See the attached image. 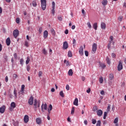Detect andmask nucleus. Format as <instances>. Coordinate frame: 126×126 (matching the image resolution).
Returning a JSON list of instances; mask_svg holds the SVG:
<instances>
[{
	"label": "nucleus",
	"mask_w": 126,
	"mask_h": 126,
	"mask_svg": "<svg viewBox=\"0 0 126 126\" xmlns=\"http://www.w3.org/2000/svg\"><path fill=\"white\" fill-rule=\"evenodd\" d=\"M66 64L67 66H68L69 65V62L68 61H67L66 62Z\"/></svg>",
	"instance_id": "nucleus-64"
},
{
	"label": "nucleus",
	"mask_w": 126,
	"mask_h": 126,
	"mask_svg": "<svg viewBox=\"0 0 126 126\" xmlns=\"http://www.w3.org/2000/svg\"><path fill=\"white\" fill-rule=\"evenodd\" d=\"M68 74L69 76H72V74H73V72H72V69H70L69 70L68 72Z\"/></svg>",
	"instance_id": "nucleus-17"
},
{
	"label": "nucleus",
	"mask_w": 126,
	"mask_h": 126,
	"mask_svg": "<svg viewBox=\"0 0 126 126\" xmlns=\"http://www.w3.org/2000/svg\"><path fill=\"white\" fill-rule=\"evenodd\" d=\"M110 39L111 40L110 42H112V41H113V40H114V37L113 36H110Z\"/></svg>",
	"instance_id": "nucleus-56"
},
{
	"label": "nucleus",
	"mask_w": 126,
	"mask_h": 126,
	"mask_svg": "<svg viewBox=\"0 0 126 126\" xmlns=\"http://www.w3.org/2000/svg\"><path fill=\"white\" fill-rule=\"evenodd\" d=\"M5 80L6 82H7L8 81V77H7V76H6L5 77Z\"/></svg>",
	"instance_id": "nucleus-58"
},
{
	"label": "nucleus",
	"mask_w": 126,
	"mask_h": 126,
	"mask_svg": "<svg viewBox=\"0 0 126 126\" xmlns=\"http://www.w3.org/2000/svg\"><path fill=\"white\" fill-rule=\"evenodd\" d=\"M48 35H49V33L47 31H45L43 32V38L46 39V38L48 37Z\"/></svg>",
	"instance_id": "nucleus-11"
},
{
	"label": "nucleus",
	"mask_w": 126,
	"mask_h": 126,
	"mask_svg": "<svg viewBox=\"0 0 126 126\" xmlns=\"http://www.w3.org/2000/svg\"><path fill=\"white\" fill-rule=\"evenodd\" d=\"M41 2L42 9L43 10H45L47 7V1L46 0H41Z\"/></svg>",
	"instance_id": "nucleus-1"
},
{
	"label": "nucleus",
	"mask_w": 126,
	"mask_h": 126,
	"mask_svg": "<svg viewBox=\"0 0 126 126\" xmlns=\"http://www.w3.org/2000/svg\"><path fill=\"white\" fill-rule=\"evenodd\" d=\"M92 122L93 125H95V124H96V120L95 119H92Z\"/></svg>",
	"instance_id": "nucleus-48"
},
{
	"label": "nucleus",
	"mask_w": 126,
	"mask_h": 126,
	"mask_svg": "<svg viewBox=\"0 0 126 126\" xmlns=\"http://www.w3.org/2000/svg\"><path fill=\"white\" fill-rule=\"evenodd\" d=\"M14 94L15 98H17V91L15 89L14 90Z\"/></svg>",
	"instance_id": "nucleus-28"
},
{
	"label": "nucleus",
	"mask_w": 126,
	"mask_h": 126,
	"mask_svg": "<svg viewBox=\"0 0 126 126\" xmlns=\"http://www.w3.org/2000/svg\"><path fill=\"white\" fill-rule=\"evenodd\" d=\"M110 109H111V104H108V106L107 108V113H108V112H110Z\"/></svg>",
	"instance_id": "nucleus-29"
},
{
	"label": "nucleus",
	"mask_w": 126,
	"mask_h": 126,
	"mask_svg": "<svg viewBox=\"0 0 126 126\" xmlns=\"http://www.w3.org/2000/svg\"><path fill=\"white\" fill-rule=\"evenodd\" d=\"M37 103H38L37 102V99H35L34 101L33 106H34L35 107V108H37Z\"/></svg>",
	"instance_id": "nucleus-30"
},
{
	"label": "nucleus",
	"mask_w": 126,
	"mask_h": 126,
	"mask_svg": "<svg viewBox=\"0 0 126 126\" xmlns=\"http://www.w3.org/2000/svg\"><path fill=\"white\" fill-rule=\"evenodd\" d=\"M111 44H112V41H109V43L108 44V49L109 50L111 48Z\"/></svg>",
	"instance_id": "nucleus-36"
},
{
	"label": "nucleus",
	"mask_w": 126,
	"mask_h": 126,
	"mask_svg": "<svg viewBox=\"0 0 126 126\" xmlns=\"http://www.w3.org/2000/svg\"><path fill=\"white\" fill-rule=\"evenodd\" d=\"M32 5L34 7H36L37 6V2H36V0H33L32 2Z\"/></svg>",
	"instance_id": "nucleus-22"
},
{
	"label": "nucleus",
	"mask_w": 126,
	"mask_h": 126,
	"mask_svg": "<svg viewBox=\"0 0 126 126\" xmlns=\"http://www.w3.org/2000/svg\"><path fill=\"white\" fill-rule=\"evenodd\" d=\"M51 32L53 35H56V32H55V30H54V29H52L51 30Z\"/></svg>",
	"instance_id": "nucleus-32"
},
{
	"label": "nucleus",
	"mask_w": 126,
	"mask_h": 126,
	"mask_svg": "<svg viewBox=\"0 0 126 126\" xmlns=\"http://www.w3.org/2000/svg\"><path fill=\"white\" fill-rule=\"evenodd\" d=\"M64 33H65V34H68V30H66L64 31Z\"/></svg>",
	"instance_id": "nucleus-61"
},
{
	"label": "nucleus",
	"mask_w": 126,
	"mask_h": 126,
	"mask_svg": "<svg viewBox=\"0 0 126 126\" xmlns=\"http://www.w3.org/2000/svg\"><path fill=\"white\" fill-rule=\"evenodd\" d=\"M96 126H101V120H98L97 121Z\"/></svg>",
	"instance_id": "nucleus-33"
},
{
	"label": "nucleus",
	"mask_w": 126,
	"mask_h": 126,
	"mask_svg": "<svg viewBox=\"0 0 126 126\" xmlns=\"http://www.w3.org/2000/svg\"><path fill=\"white\" fill-rule=\"evenodd\" d=\"M79 53L80 56H83L84 53H83V46H80L79 49Z\"/></svg>",
	"instance_id": "nucleus-7"
},
{
	"label": "nucleus",
	"mask_w": 126,
	"mask_h": 126,
	"mask_svg": "<svg viewBox=\"0 0 126 126\" xmlns=\"http://www.w3.org/2000/svg\"><path fill=\"white\" fill-rule=\"evenodd\" d=\"M24 88H25V86L24 85H22L21 87L22 91H24Z\"/></svg>",
	"instance_id": "nucleus-49"
},
{
	"label": "nucleus",
	"mask_w": 126,
	"mask_h": 126,
	"mask_svg": "<svg viewBox=\"0 0 126 126\" xmlns=\"http://www.w3.org/2000/svg\"><path fill=\"white\" fill-rule=\"evenodd\" d=\"M96 50H97V44L94 43L92 46V54H95V53H96Z\"/></svg>",
	"instance_id": "nucleus-2"
},
{
	"label": "nucleus",
	"mask_w": 126,
	"mask_h": 126,
	"mask_svg": "<svg viewBox=\"0 0 126 126\" xmlns=\"http://www.w3.org/2000/svg\"><path fill=\"white\" fill-rule=\"evenodd\" d=\"M30 63V57L28 56L27 58V60L26 61V64H28Z\"/></svg>",
	"instance_id": "nucleus-19"
},
{
	"label": "nucleus",
	"mask_w": 126,
	"mask_h": 126,
	"mask_svg": "<svg viewBox=\"0 0 126 126\" xmlns=\"http://www.w3.org/2000/svg\"><path fill=\"white\" fill-rule=\"evenodd\" d=\"M118 122H119L118 118H115L114 120V124H118Z\"/></svg>",
	"instance_id": "nucleus-42"
},
{
	"label": "nucleus",
	"mask_w": 126,
	"mask_h": 126,
	"mask_svg": "<svg viewBox=\"0 0 126 126\" xmlns=\"http://www.w3.org/2000/svg\"><path fill=\"white\" fill-rule=\"evenodd\" d=\"M56 5V3L55 2L53 1L52 2V8H55V6Z\"/></svg>",
	"instance_id": "nucleus-54"
},
{
	"label": "nucleus",
	"mask_w": 126,
	"mask_h": 126,
	"mask_svg": "<svg viewBox=\"0 0 126 126\" xmlns=\"http://www.w3.org/2000/svg\"><path fill=\"white\" fill-rule=\"evenodd\" d=\"M11 108L10 109L11 110V108H12L13 109H14V108H15V103L14 102H12L11 104Z\"/></svg>",
	"instance_id": "nucleus-18"
},
{
	"label": "nucleus",
	"mask_w": 126,
	"mask_h": 126,
	"mask_svg": "<svg viewBox=\"0 0 126 126\" xmlns=\"http://www.w3.org/2000/svg\"><path fill=\"white\" fill-rule=\"evenodd\" d=\"M52 13L53 15H55V8H52Z\"/></svg>",
	"instance_id": "nucleus-50"
},
{
	"label": "nucleus",
	"mask_w": 126,
	"mask_h": 126,
	"mask_svg": "<svg viewBox=\"0 0 126 126\" xmlns=\"http://www.w3.org/2000/svg\"><path fill=\"white\" fill-rule=\"evenodd\" d=\"M66 89L67 91H69V85H66Z\"/></svg>",
	"instance_id": "nucleus-51"
},
{
	"label": "nucleus",
	"mask_w": 126,
	"mask_h": 126,
	"mask_svg": "<svg viewBox=\"0 0 126 126\" xmlns=\"http://www.w3.org/2000/svg\"><path fill=\"white\" fill-rule=\"evenodd\" d=\"M71 29H72V30H74V29H75V25H73L71 27Z\"/></svg>",
	"instance_id": "nucleus-62"
},
{
	"label": "nucleus",
	"mask_w": 126,
	"mask_h": 126,
	"mask_svg": "<svg viewBox=\"0 0 126 126\" xmlns=\"http://www.w3.org/2000/svg\"><path fill=\"white\" fill-rule=\"evenodd\" d=\"M63 48L64 49V50H66L67 48H68V44L67 43V42L65 41L63 43Z\"/></svg>",
	"instance_id": "nucleus-9"
},
{
	"label": "nucleus",
	"mask_w": 126,
	"mask_h": 126,
	"mask_svg": "<svg viewBox=\"0 0 126 126\" xmlns=\"http://www.w3.org/2000/svg\"><path fill=\"white\" fill-rule=\"evenodd\" d=\"M13 35L14 38H17V36L19 35V31H18V30H14Z\"/></svg>",
	"instance_id": "nucleus-4"
},
{
	"label": "nucleus",
	"mask_w": 126,
	"mask_h": 126,
	"mask_svg": "<svg viewBox=\"0 0 126 126\" xmlns=\"http://www.w3.org/2000/svg\"><path fill=\"white\" fill-rule=\"evenodd\" d=\"M101 29H106V24L104 22H102L100 25Z\"/></svg>",
	"instance_id": "nucleus-16"
},
{
	"label": "nucleus",
	"mask_w": 126,
	"mask_h": 126,
	"mask_svg": "<svg viewBox=\"0 0 126 126\" xmlns=\"http://www.w3.org/2000/svg\"><path fill=\"white\" fill-rule=\"evenodd\" d=\"M73 105H75V106H78V98H76L74 99V101L73 102Z\"/></svg>",
	"instance_id": "nucleus-15"
},
{
	"label": "nucleus",
	"mask_w": 126,
	"mask_h": 126,
	"mask_svg": "<svg viewBox=\"0 0 126 126\" xmlns=\"http://www.w3.org/2000/svg\"><path fill=\"white\" fill-rule=\"evenodd\" d=\"M76 43V40L75 39H73V45H75V43Z\"/></svg>",
	"instance_id": "nucleus-57"
},
{
	"label": "nucleus",
	"mask_w": 126,
	"mask_h": 126,
	"mask_svg": "<svg viewBox=\"0 0 126 126\" xmlns=\"http://www.w3.org/2000/svg\"><path fill=\"white\" fill-rule=\"evenodd\" d=\"M14 59H15V60H17V58H18L17 53H15L14 54Z\"/></svg>",
	"instance_id": "nucleus-46"
},
{
	"label": "nucleus",
	"mask_w": 126,
	"mask_h": 126,
	"mask_svg": "<svg viewBox=\"0 0 126 126\" xmlns=\"http://www.w3.org/2000/svg\"><path fill=\"white\" fill-rule=\"evenodd\" d=\"M20 64H21V65H23V63H24V60H23V59H21L20 61Z\"/></svg>",
	"instance_id": "nucleus-34"
},
{
	"label": "nucleus",
	"mask_w": 126,
	"mask_h": 126,
	"mask_svg": "<svg viewBox=\"0 0 126 126\" xmlns=\"http://www.w3.org/2000/svg\"><path fill=\"white\" fill-rule=\"evenodd\" d=\"M85 54L86 57H88V56L89 55V53L87 51H85Z\"/></svg>",
	"instance_id": "nucleus-43"
},
{
	"label": "nucleus",
	"mask_w": 126,
	"mask_h": 126,
	"mask_svg": "<svg viewBox=\"0 0 126 126\" xmlns=\"http://www.w3.org/2000/svg\"><path fill=\"white\" fill-rule=\"evenodd\" d=\"M104 81V80L103 79V77H99V83H103V82Z\"/></svg>",
	"instance_id": "nucleus-27"
},
{
	"label": "nucleus",
	"mask_w": 126,
	"mask_h": 126,
	"mask_svg": "<svg viewBox=\"0 0 126 126\" xmlns=\"http://www.w3.org/2000/svg\"><path fill=\"white\" fill-rule=\"evenodd\" d=\"M93 28L94 30H97V28H98V26L97 25V23H94L93 25Z\"/></svg>",
	"instance_id": "nucleus-20"
},
{
	"label": "nucleus",
	"mask_w": 126,
	"mask_h": 126,
	"mask_svg": "<svg viewBox=\"0 0 126 126\" xmlns=\"http://www.w3.org/2000/svg\"><path fill=\"white\" fill-rule=\"evenodd\" d=\"M24 122L27 124L29 122V116L28 115H25L24 117Z\"/></svg>",
	"instance_id": "nucleus-6"
},
{
	"label": "nucleus",
	"mask_w": 126,
	"mask_h": 126,
	"mask_svg": "<svg viewBox=\"0 0 126 126\" xmlns=\"http://www.w3.org/2000/svg\"><path fill=\"white\" fill-rule=\"evenodd\" d=\"M99 65L101 67V68H104L105 67H106V65L105 64V63H100Z\"/></svg>",
	"instance_id": "nucleus-23"
},
{
	"label": "nucleus",
	"mask_w": 126,
	"mask_h": 126,
	"mask_svg": "<svg viewBox=\"0 0 126 126\" xmlns=\"http://www.w3.org/2000/svg\"><path fill=\"white\" fill-rule=\"evenodd\" d=\"M27 71L28 72H30V65H28L27 66Z\"/></svg>",
	"instance_id": "nucleus-47"
},
{
	"label": "nucleus",
	"mask_w": 126,
	"mask_h": 126,
	"mask_svg": "<svg viewBox=\"0 0 126 126\" xmlns=\"http://www.w3.org/2000/svg\"><path fill=\"white\" fill-rule=\"evenodd\" d=\"M48 110H49L50 111H52V110H53V105H52V104L49 105Z\"/></svg>",
	"instance_id": "nucleus-31"
},
{
	"label": "nucleus",
	"mask_w": 126,
	"mask_h": 126,
	"mask_svg": "<svg viewBox=\"0 0 126 126\" xmlns=\"http://www.w3.org/2000/svg\"><path fill=\"white\" fill-rule=\"evenodd\" d=\"M40 34H41V33H42V32H43V29H42V28H40L39 30H38Z\"/></svg>",
	"instance_id": "nucleus-53"
},
{
	"label": "nucleus",
	"mask_w": 126,
	"mask_h": 126,
	"mask_svg": "<svg viewBox=\"0 0 126 126\" xmlns=\"http://www.w3.org/2000/svg\"><path fill=\"white\" fill-rule=\"evenodd\" d=\"M33 101H34V97H33L32 96H30L29 99L28 103L29 104V105H33Z\"/></svg>",
	"instance_id": "nucleus-5"
},
{
	"label": "nucleus",
	"mask_w": 126,
	"mask_h": 126,
	"mask_svg": "<svg viewBox=\"0 0 126 126\" xmlns=\"http://www.w3.org/2000/svg\"><path fill=\"white\" fill-rule=\"evenodd\" d=\"M42 53L44 55H47V51H46V49H45V48H44L43 50H42Z\"/></svg>",
	"instance_id": "nucleus-38"
},
{
	"label": "nucleus",
	"mask_w": 126,
	"mask_h": 126,
	"mask_svg": "<svg viewBox=\"0 0 126 126\" xmlns=\"http://www.w3.org/2000/svg\"><path fill=\"white\" fill-rule=\"evenodd\" d=\"M60 96H61V97H64V95L63 94V91H61L60 92Z\"/></svg>",
	"instance_id": "nucleus-40"
},
{
	"label": "nucleus",
	"mask_w": 126,
	"mask_h": 126,
	"mask_svg": "<svg viewBox=\"0 0 126 126\" xmlns=\"http://www.w3.org/2000/svg\"><path fill=\"white\" fill-rule=\"evenodd\" d=\"M74 110H75L74 107H73L72 108V110H71V115H73V114H74Z\"/></svg>",
	"instance_id": "nucleus-39"
},
{
	"label": "nucleus",
	"mask_w": 126,
	"mask_h": 126,
	"mask_svg": "<svg viewBox=\"0 0 126 126\" xmlns=\"http://www.w3.org/2000/svg\"><path fill=\"white\" fill-rule=\"evenodd\" d=\"M102 3L103 5H107L108 3V1H107V0H103Z\"/></svg>",
	"instance_id": "nucleus-21"
},
{
	"label": "nucleus",
	"mask_w": 126,
	"mask_h": 126,
	"mask_svg": "<svg viewBox=\"0 0 126 126\" xmlns=\"http://www.w3.org/2000/svg\"><path fill=\"white\" fill-rule=\"evenodd\" d=\"M68 57L69 58H71L72 57V53L70 51H69L68 52Z\"/></svg>",
	"instance_id": "nucleus-25"
},
{
	"label": "nucleus",
	"mask_w": 126,
	"mask_h": 126,
	"mask_svg": "<svg viewBox=\"0 0 126 126\" xmlns=\"http://www.w3.org/2000/svg\"><path fill=\"white\" fill-rule=\"evenodd\" d=\"M36 122L37 125H41V123H42V120L41 118H38L36 119Z\"/></svg>",
	"instance_id": "nucleus-12"
},
{
	"label": "nucleus",
	"mask_w": 126,
	"mask_h": 126,
	"mask_svg": "<svg viewBox=\"0 0 126 126\" xmlns=\"http://www.w3.org/2000/svg\"><path fill=\"white\" fill-rule=\"evenodd\" d=\"M109 77L110 80H112V79H114V75H113V74H110L109 75Z\"/></svg>",
	"instance_id": "nucleus-24"
},
{
	"label": "nucleus",
	"mask_w": 126,
	"mask_h": 126,
	"mask_svg": "<svg viewBox=\"0 0 126 126\" xmlns=\"http://www.w3.org/2000/svg\"><path fill=\"white\" fill-rule=\"evenodd\" d=\"M123 18H124L123 16H120L118 18V20H119V21H122V20H123Z\"/></svg>",
	"instance_id": "nucleus-52"
},
{
	"label": "nucleus",
	"mask_w": 126,
	"mask_h": 126,
	"mask_svg": "<svg viewBox=\"0 0 126 126\" xmlns=\"http://www.w3.org/2000/svg\"><path fill=\"white\" fill-rule=\"evenodd\" d=\"M5 110V106H3L2 107L0 108V113L1 114H3Z\"/></svg>",
	"instance_id": "nucleus-13"
},
{
	"label": "nucleus",
	"mask_w": 126,
	"mask_h": 126,
	"mask_svg": "<svg viewBox=\"0 0 126 126\" xmlns=\"http://www.w3.org/2000/svg\"><path fill=\"white\" fill-rule=\"evenodd\" d=\"M13 77H14V78H17V75L16 74H13Z\"/></svg>",
	"instance_id": "nucleus-63"
},
{
	"label": "nucleus",
	"mask_w": 126,
	"mask_h": 126,
	"mask_svg": "<svg viewBox=\"0 0 126 126\" xmlns=\"http://www.w3.org/2000/svg\"><path fill=\"white\" fill-rule=\"evenodd\" d=\"M117 68L119 71H121V70L123 69V63H122V61H120L119 62V64L118 65Z\"/></svg>",
	"instance_id": "nucleus-3"
},
{
	"label": "nucleus",
	"mask_w": 126,
	"mask_h": 126,
	"mask_svg": "<svg viewBox=\"0 0 126 126\" xmlns=\"http://www.w3.org/2000/svg\"><path fill=\"white\" fill-rule=\"evenodd\" d=\"M87 25H88L89 28H90V29L91 28V27H92V26H91V24L90 23V22H88V23H87Z\"/></svg>",
	"instance_id": "nucleus-45"
},
{
	"label": "nucleus",
	"mask_w": 126,
	"mask_h": 126,
	"mask_svg": "<svg viewBox=\"0 0 126 126\" xmlns=\"http://www.w3.org/2000/svg\"><path fill=\"white\" fill-rule=\"evenodd\" d=\"M10 38L9 37H8L6 40V44L7 46H9V45H10Z\"/></svg>",
	"instance_id": "nucleus-14"
},
{
	"label": "nucleus",
	"mask_w": 126,
	"mask_h": 126,
	"mask_svg": "<svg viewBox=\"0 0 126 126\" xmlns=\"http://www.w3.org/2000/svg\"><path fill=\"white\" fill-rule=\"evenodd\" d=\"M106 62L108 64H110L111 63V62L110 61V58L108 57L106 58Z\"/></svg>",
	"instance_id": "nucleus-26"
},
{
	"label": "nucleus",
	"mask_w": 126,
	"mask_h": 126,
	"mask_svg": "<svg viewBox=\"0 0 126 126\" xmlns=\"http://www.w3.org/2000/svg\"><path fill=\"white\" fill-rule=\"evenodd\" d=\"M97 115L98 117H101L103 115V111L101 109H99L97 111Z\"/></svg>",
	"instance_id": "nucleus-10"
},
{
	"label": "nucleus",
	"mask_w": 126,
	"mask_h": 126,
	"mask_svg": "<svg viewBox=\"0 0 126 126\" xmlns=\"http://www.w3.org/2000/svg\"><path fill=\"white\" fill-rule=\"evenodd\" d=\"M112 58H116V54L114 53H113L111 55Z\"/></svg>",
	"instance_id": "nucleus-59"
},
{
	"label": "nucleus",
	"mask_w": 126,
	"mask_h": 126,
	"mask_svg": "<svg viewBox=\"0 0 126 126\" xmlns=\"http://www.w3.org/2000/svg\"><path fill=\"white\" fill-rule=\"evenodd\" d=\"M100 94L101 95H105V92H104V91H101L100 92Z\"/></svg>",
	"instance_id": "nucleus-55"
},
{
	"label": "nucleus",
	"mask_w": 126,
	"mask_h": 126,
	"mask_svg": "<svg viewBox=\"0 0 126 126\" xmlns=\"http://www.w3.org/2000/svg\"><path fill=\"white\" fill-rule=\"evenodd\" d=\"M47 103H45L44 104H42L41 106V111H42V112H44V110H47Z\"/></svg>",
	"instance_id": "nucleus-8"
},
{
	"label": "nucleus",
	"mask_w": 126,
	"mask_h": 126,
	"mask_svg": "<svg viewBox=\"0 0 126 126\" xmlns=\"http://www.w3.org/2000/svg\"><path fill=\"white\" fill-rule=\"evenodd\" d=\"M25 46L26 47H29V43L27 41L25 42Z\"/></svg>",
	"instance_id": "nucleus-35"
},
{
	"label": "nucleus",
	"mask_w": 126,
	"mask_h": 126,
	"mask_svg": "<svg viewBox=\"0 0 126 126\" xmlns=\"http://www.w3.org/2000/svg\"><path fill=\"white\" fill-rule=\"evenodd\" d=\"M97 110H98V108H97V106H94L93 107V111H94V112H96V111H97Z\"/></svg>",
	"instance_id": "nucleus-37"
},
{
	"label": "nucleus",
	"mask_w": 126,
	"mask_h": 126,
	"mask_svg": "<svg viewBox=\"0 0 126 126\" xmlns=\"http://www.w3.org/2000/svg\"><path fill=\"white\" fill-rule=\"evenodd\" d=\"M106 117H107V112H105L104 113V116H103L104 120H106Z\"/></svg>",
	"instance_id": "nucleus-41"
},
{
	"label": "nucleus",
	"mask_w": 126,
	"mask_h": 126,
	"mask_svg": "<svg viewBox=\"0 0 126 126\" xmlns=\"http://www.w3.org/2000/svg\"><path fill=\"white\" fill-rule=\"evenodd\" d=\"M16 23H19V18H16Z\"/></svg>",
	"instance_id": "nucleus-60"
},
{
	"label": "nucleus",
	"mask_w": 126,
	"mask_h": 126,
	"mask_svg": "<svg viewBox=\"0 0 126 126\" xmlns=\"http://www.w3.org/2000/svg\"><path fill=\"white\" fill-rule=\"evenodd\" d=\"M42 74H43V72H42V71H40L38 73L39 77H41V76H42Z\"/></svg>",
	"instance_id": "nucleus-44"
}]
</instances>
